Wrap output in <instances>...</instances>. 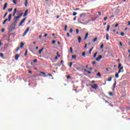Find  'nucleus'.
Wrapping results in <instances>:
<instances>
[{
  "label": "nucleus",
  "mask_w": 130,
  "mask_h": 130,
  "mask_svg": "<svg viewBox=\"0 0 130 130\" xmlns=\"http://www.w3.org/2000/svg\"><path fill=\"white\" fill-rule=\"evenodd\" d=\"M11 20H12V14H10L9 15L8 19H6L3 21V25H5V24L7 23V21H8V22H11Z\"/></svg>",
  "instance_id": "obj_1"
},
{
  "label": "nucleus",
  "mask_w": 130,
  "mask_h": 130,
  "mask_svg": "<svg viewBox=\"0 0 130 130\" xmlns=\"http://www.w3.org/2000/svg\"><path fill=\"white\" fill-rule=\"evenodd\" d=\"M85 67L84 66H82L81 64H78V67H76V69L77 71H81V69H84Z\"/></svg>",
  "instance_id": "obj_2"
},
{
  "label": "nucleus",
  "mask_w": 130,
  "mask_h": 130,
  "mask_svg": "<svg viewBox=\"0 0 130 130\" xmlns=\"http://www.w3.org/2000/svg\"><path fill=\"white\" fill-rule=\"evenodd\" d=\"M29 30H30V27H28L27 28V29L25 30V31L24 32L23 35V37L26 36L28 32L29 31Z\"/></svg>",
  "instance_id": "obj_3"
},
{
  "label": "nucleus",
  "mask_w": 130,
  "mask_h": 130,
  "mask_svg": "<svg viewBox=\"0 0 130 130\" xmlns=\"http://www.w3.org/2000/svg\"><path fill=\"white\" fill-rule=\"evenodd\" d=\"M27 19V18L24 17L22 21L20 22L19 24L18 25L19 26H22V25L23 24V23H24V22H25V21H26V19Z\"/></svg>",
  "instance_id": "obj_4"
},
{
  "label": "nucleus",
  "mask_w": 130,
  "mask_h": 130,
  "mask_svg": "<svg viewBox=\"0 0 130 130\" xmlns=\"http://www.w3.org/2000/svg\"><path fill=\"white\" fill-rule=\"evenodd\" d=\"M90 87L92 88V89H95V90H97L98 89V86L97 84H93L92 85H90Z\"/></svg>",
  "instance_id": "obj_5"
},
{
  "label": "nucleus",
  "mask_w": 130,
  "mask_h": 130,
  "mask_svg": "<svg viewBox=\"0 0 130 130\" xmlns=\"http://www.w3.org/2000/svg\"><path fill=\"white\" fill-rule=\"evenodd\" d=\"M102 59V56L101 55H99L98 57L96 58L95 60L96 61H100V60Z\"/></svg>",
  "instance_id": "obj_6"
},
{
  "label": "nucleus",
  "mask_w": 130,
  "mask_h": 130,
  "mask_svg": "<svg viewBox=\"0 0 130 130\" xmlns=\"http://www.w3.org/2000/svg\"><path fill=\"white\" fill-rule=\"evenodd\" d=\"M20 57V55L19 54H16L15 56V60H18L19 58Z\"/></svg>",
  "instance_id": "obj_7"
},
{
  "label": "nucleus",
  "mask_w": 130,
  "mask_h": 130,
  "mask_svg": "<svg viewBox=\"0 0 130 130\" xmlns=\"http://www.w3.org/2000/svg\"><path fill=\"white\" fill-rule=\"evenodd\" d=\"M20 16H17L16 17H15L13 19V21H14V23H16V22L17 21V19H20Z\"/></svg>",
  "instance_id": "obj_8"
},
{
  "label": "nucleus",
  "mask_w": 130,
  "mask_h": 130,
  "mask_svg": "<svg viewBox=\"0 0 130 130\" xmlns=\"http://www.w3.org/2000/svg\"><path fill=\"white\" fill-rule=\"evenodd\" d=\"M7 7H8V3H6L4 4V6L3 7V11H5V10L7 9Z\"/></svg>",
  "instance_id": "obj_9"
},
{
  "label": "nucleus",
  "mask_w": 130,
  "mask_h": 130,
  "mask_svg": "<svg viewBox=\"0 0 130 130\" xmlns=\"http://www.w3.org/2000/svg\"><path fill=\"white\" fill-rule=\"evenodd\" d=\"M16 13H17V9H14L13 13L12 14L13 17H15V15H16Z\"/></svg>",
  "instance_id": "obj_10"
},
{
  "label": "nucleus",
  "mask_w": 130,
  "mask_h": 130,
  "mask_svg": "<svg viewBox=\"0 0 130 130\" xmlns=\"http://www.w3.org/2000/svg\"><path fill=\"white\" fill-rule=\"evenodd\" d=\"M28 15V10H26L23 15V17H26Z\"/></svg>",
  "instance_id": "obj_11"
},
{
  "label": "nucleus",
  "mask_w": 130,
  "mask_h": 130,
  "mask_svg": "<svg viewBox=\"0 0 130 130\" xmlns=\"http://www.w3.org/2000/svg\"><path fill=\"white\" fill-rule=\"evenodd\" d=\"M24 44L23 42L20 43V48H23L24 47Z\"/></svg>",
  "instance_id": "obj_12"
},
{
  "label": "nucleus",
  "mask_w": 130,
  "mask_h": 130,
  "mask_svg": "<svg viewBox=\"0 0 130 130\" xmlns=\"http://www.w3.org/2000/svg\"><path fill=\"white\" fill-rule=\"evenodd\" d=\"M116 86V81H115V83H114V85H113V91H114Z\"/></svg>",
  "instance_id": "obj_13"
},
{
  "label": "nucleus",
  "mask_w": 130,
  "mask_h": 130,
  "mask_svg": "<svg viewBox=\"0 0 130 130\" xmlns=\"http://www.w3.org/2000/svg\"><path fill=\"white\" fill-rule=\"evenodd\" d=\"M78 39L79 43H81V41H82V38H81V37H78Z\"/></svg>",
  "instance_id": "obj_14"
},
{
  "label": "nucleus",
  "mask_w": 130,
  "mask_h": 130,
  "mask_svg": "<svg viewBox=\"0 0 130 130\" xmlns=\"http://www.w3.org/2000/svg\"><path fill=\"white\" fill-rule=\"evenodd\" d=\"M89 35V33L87 32L86 34H85V36L84 37V40H86L88 37Z\"/></svg>",
  "instance_id": "obj_15"
},
{
  "label": "nucleus",
  "mask_w": 130,
  "mask_h": 130,
  "mask_svg": "<svg viewBox=\"0 0 130 130\" xmlns=\"http://www.w3.org/2000/svg\"><path fill=\"white\" fill-rule=\"evenodd\" d=\"M106 37L107 40H109V35L108 34H107L106 35Z\"/></svg>",
  "instance_id": "obj_16"
},
{
  "label": "nucleus",
  "mask_w": 130,
  "mask_h": 130,
  "mask_svg": "<svg viewBox=\"0 0 130 130\" xmlns=\"http://www.w3.org/2000/svg\"><path fill=\"white\" fill-rule=\"evenodd\" d=\"M40 74H42V75H43V76H45L44 77H48V75H46V73H44V72H40Z\"/></svg>",
  "instance_id": "obj_17"
},
{
  "label": "nucleus",
  "mask_w": 130,
  "mask_h": 130,
  "mask_svg": "<svg viewBox=\"0 0 130 130\" xmlns=\"http://www.w3.org/2000/svg\"><path fill=\"white\" fill-rule=\"evenodd\" d=\"M27 54H28V49L25 50V52L24 53V56H27Z\"/></svg>",
  "instance_id": "obj_18"
},
{
  "label": "nucleus",
  "mask_w": 130,
  "mask_h": 130,
  "mask_svg": "<svg viewBox=\"0 0 130 130\" xmlns=\"http://www.w3.org/2000/svg\"><path fill=\"white\" fill-rule=\"evenodd\" d=\"M77 58V56L76 55H72V59H76Z\"/></svg>",
  "instance_id": "obj_19"
},
{
  "label": "nucleus",
  "mask_w": 130,
  "mask_h": 130,
  "mask_svg": "<svg viewBox=\"0 0 130 130\" xmlns=\"http://www.w3.org/2000/svg\"><path fill=\"white\" fill-rule=\"evenodd\" d=\"M44 49V48H42L41 50H40L39 51V53H40V54H41V52H42V51H43V50Z\"/></svg>",
  "instance_id": "obj_20"
},
{
  "label": "nucleus",
  "mask_w": 130,
  "mask_h": 130,
  "mask_svg": "<svg viewBox=\"0 0 130 130\" xmlns=\"http://www.w3.org/2000/svg\"><path fill=\"white\" fill-rule=\"evenodd\" d=\"M94 49V47H91V48L89 50V54H91V53L92 52V50Z\"/></svg>",
  "instance_id": "obj_21"
},
{
  "label": "nucleus",
  "mask_w": 130,
  "mask_h": 130,
  "mask_svg": "<svg viewBox=\"0 0 130 130\" xmlns=\"http://www.w3.org/2000/svg\"><path fill=\"white\" fill-rule=\"evenodd\" d=\"M109 29H110V25H108L107 26V32H108V31H109Z\"/></svg>",
  "instance_id": "obj_22"
},
{
  "label": "nucleus",
  "mask_w": 130,
  "mask_h": 130,
  "mask_svg": "<svg viewBox=\"0 0 130 130\" xmlns=\"http://www.w3.org/2000/svg\"><path fill=\"white\" fill-rule=\"evenodd\" d=\"M97 39H98V38L96 37L92 40V42H96V41H97Z\"/></svg>",
  "instance_id": "obj_23"
},
{
  "label": "nucleus",
  "mask_w": 130,
  "mask_h": 130,
  "mask_svg": "<svg viewBox=\"0 0 130 130\" xmlns=\"http://www.w3.org/2000/svg\"><path fill=\"white\" fill-rule=\"evenodd\" d=\"M98 53V52H96L94 54V55H93V57L94 58H95V57H96V56L97 55V54Z\"/></svg>",
  "instance_id": "obj_24"
},
{
  "label": "nucleus",
  "mask_w": 130,
  "mask_h": 130,
  "mask_svg": "<svg viewBox=\"0 0 130 130\" xmlns=\"http://www.w3.org/2000/svg\"><path fill=\"white\" fill-rule=\"evenodd\" d=\"M82 56H84V57H86V52H83L82 53Z\"/></svg>",
  "instance_id": "obj_25"
},
{
  "label": "nucleus",
  "mask_w": 130,
  "mask_h": 130,
  "mask_svg": "<svg viewBox=\"0 0 130 130\" xmlns=\"http://www.w3.org/2000/svg\"><path fill=\"white\" fill-rule=\"evenodd\" d=\"M28 5V0H25V7H27Z\"/></svg>",
  "instance_id": "obj_26"
},
{
  "label": "nucleus",
  "mask_w": 130,
  "mask_h": 130,
  "mask_svg": "<svg viewBox=\"0 0 130 130\" xmlns=\"http://www.w3.org/2000/svg\"><path fill=\"white\" fill-rule=\"evenodd\" d=\"M68 29V25H64V31H67V29Z\"/></svg>",
  "instance_id": "obj_27"
},
{
  "label": "nucleus",
  "mask_w": 130,
  "mask_h": 130,
  "mask_svg": "<svg viewBox=\"0 0 130 130\" xmlns=\"http://www.w3.org/2000/svg\"><path fill=\"white\" fill-rule=\"evenodd\" d=\"M109 95L110 96H113V93H112V92H109Z\"/></svg>",
  "instance_id": "obj_28"
},
{
  "label": "nucleus",
  "mask_w": 130,
  "mask_h": 130,
  "mask_svg": "<svg viewBox=\"0 0 130 130\" xmlns=\"http://www.w3.org/2000/svg\"><path fill=\"white\" fill-rule=\"evenodd\" d=\"M103 47H104V44H102L101 45V49H103Z\"/></svg>",
  "instance_id": "obj_29"
},
{
  "label": "nucleus",
  "mask_w": 130,
  "mask_h": 130,
  "mask_svg": "<svg viewBox=\"0 0 130 130\" xmlns=\"http://www.w3.org/2000/svg\"><path fill=\"white\" fill-rule=\"evenodd\" d=\"M7 15H8V12H6L3 18H6V17H7Z\"/></svg>",
  "instance_id": "obj_30"
},
{
  "label": "nucleus",
  "mask_w": 130,
  "mask_h": 130,
  "mask_svg": "<svg viewBox=\"0 0 130 130\" xmlns=\"http://www.w3.org/2000/svg\"><path fill=\"white\" fill-rule=\"evenodd\" d=\"M119 76H118V73H116L115 74V78H116L117 79L118 78Z\"/></svg>",
  "instance_id": "obj_31"
},
{
  "label": "nucleus",
  "mask_w": 130,
  "mask_h": 130,
  "mask_svg": "<svg viewBox=\"0 0 130 130\" xmlns=\"http://www.w3.org/2000/svg\"><path fill=\"white\" fill-rule=\"evenodd\" d=\"M13 11V8L8 9V12H12Z\"/></svg>",
  "instance_id": "obj_32"
},
{
  "label": "nucleus",
  "mask_w": 130,
  "mask_h": 130,
  "mask_svg": "<svg viewBox=\"0 0 130 130\" xmlns=\"http://www.w3.org/2000/svg\"><path fill=\"white\" fill-rule=\"evenodd\" d=\"M96 75L98 76L99 77H101V74H100V72L98 73Z\"/></svg>",
  "instance_id": "obj_33"
},
{
  "label": "nucleus",
  "mask_w": 130,
  "mask_h": 130,
  "mask_svg": "<svg viewBox=\"0 0 130 130\" xmlns=\"http://www.w3.org/2000/svg\"><path fill=\"white\" fill-rule=\"evenodd\" d=\"M112 80V77H110L108 79V82H110Z\"/></svg>",
  "instance_id": "obj_34"
},
{
  "label": "nucleus",
  "mask_w": 130,
  "mask_h": 130,
  "mask_svg": "<svg viewBox=\"0 0 130 130\" xmlns=\"http://www.w3.org/2000/svg\"><path fill=\"white\" fill-rule=\"evenodd\" d=\"M73 66V62H71L69 64L70 68H72V66Z\"/></svg>",
  "instance_id": "obj_35"
},
{
  "label": "nucleus",
  "mask_w": 130,
  "mask_h": 130,
  "mask_svg": "<svg viewBox=\"0 0 130 130\" xmlns=\"http://www.w3.org/2000/svg\"><path fill=\"white\" fill-rule=\"evenodd\" d=\"M22 16H23V13H20V14L18 15V16L20 17V18H21V17H22Z\"/></svg>",
  "instance_id": "obj_36"
},
{
  "label": "nucleus",
  "mask_w": 130,
  "mask_h": 130,
  "mask_svg": "<svg viewBox=\"0 0 130 130\" xmlns=\"http://www.w3.org/2000/svg\"><path fill=\"white\" fill-rule=\"evenodd\" d=\"M120 35L121 36H124V33L123 32H121Z\"/></svg>",
  "instance_id": "obj_37"
},
{
  "label": "nucleus",
  "mask_w": 130,
  "mask_h": 130,
  "mask_svg": "<svg viewBox=\"0 0 130 130\" xmlns=\"http://www.w3.org/2000/svg\"><path fill=\"white\" fill-rule=\"evenodd\" d=\"M13 4H14L15 5H17V2H16V0H13Z\"/></svg>",
  "instance_id": "obj_38"
},
{
  "label": "nucleus",
  "mask_w": 130,
  "mask_h": 130,
  "mask_svg": "<svg viewBox=\"0 0 130 130\" xmlns=\"http://www.w3.org/2000/svg\"><path fill=\"white\" fill-rule=\"evenodd\" d=\"M121 67V64L120 63L118 64V69H119Z\"/></svg>",
  "instance_id": "obj_39"
},
{
  "label": "nucleus",
  "mask_w": 130,
  "mask_h": 130,
  "mask_svg": "<svg viewBox=\"0 0 130 130\" xmlns=\"http://www.w3.org/2000/svg\"><path fill=\"white\" fill-rule=\"evenodd\" d=\"M0 56H1V57H4V54H3V53H1Z\"/></svg>",
  "instance_id": "obj_40"
},
{
  "label": "nucleus",
  "mask_w": 130,
  "mask_h": 130,
  "mask_svg": "<svg viewBox=\"0 0 130 130\" xmlns=\"http://www.w3.org/2000/svg\"><path fill=\"white\" fill-rule=\"evenodd\" d=\"M70 52H71V53H73V48L70 47Z\"/></svg>",
  "instance_id": "obj_41"
},
{
  "label": "nucleus",
  "mask_w": 130,
  "mask_h": 130,
  "mask_svg": "<svg viewBox=\"0 0 130 130\" xmlns=\"http://www.w3.org/2000/svg\"><path fill=\"white\" fill-rule=\"evenodd\" d=\"M20 49V47H19L18 48H17V49H16V52H18V51H19V50Z\"/></svg>",
  "instance_id": "obj_42"
},
{
  "label": "nucleus",
  "mask_w": 130,
  "mask_h": 130,
  "mask_svg": "<svg viewBox=\"0 0 130 130\" xmlns=\"http://www.w3.org/2000/svg\"><path fill=\"white\" fill-rule=\"evenodd\" d=\"M77 15V12H74L73 14V16H76Z\"/></svg>",
  "instance_id": "obj_43"
},
{
  "label": "nucleus",
  "mask_w": 130,
  "mask_h": 130,
  "mask_svg": "<svg viewBox=\"0 0 130 130\" xmlns=\"http://www.w3.org/2000/svg\"><path fill=\"white\" fill-rule=\"evenodd\" d=\"M70 33H73V28H71L70 30Z\"/></svg>",
  "instance_id": "obj_44"
},
{
  "label": "nucleus",
  "mask_w": 130,
  "mask_h": 130,
  "mask_svg": "<svg viewBox=\"0 0 130 130\" xmlns=\"http://www.w3.org/2000/svg\"><path fill=\"white\" fill-rule=\"evenodd\" d=\"M107 16L105 17L104 18V21H106V20H107Z\"/></svg>",
  "instance_id": "obj_45"
},
{
  "label": "nucleus",
  "mask_w": 130,
  "mask_h": 130,
  "mask_svg": "<svg viewBox=\"0 0 130 130\" xmlns=\"http://www.w3.org/2000/svg\"><path fill=\"white\" fill-rule=\"evenodd\" d=\"M79 10H80V8H76L74 9V11H79Z\"/></svg>",
  "instance_id": "obj_46"
},
{
  "label": "nucleus",
  "mask_w": 130,
  "mask_h": 130,
  "mask_svg": "<svg viewBox=\"0 0 130 130\" xmlns=\"http://www.w3.org/2000/svg\"><path fill=\"white\" fill-rule=\"evenodd\" d=\"M76 33L77 34H79V29H76Z\"/></svg>",
  "instance_id": "obj_47"
},
{
  "label": "nucleus",
  "mask_w": 130,
  "mask_h": 130,
  "mask_svg": "<svg viewBox=\"0 0 130 130\" xmlns=\"http://www.w3.org/2000/svg\"><path fill=\"white\" fill-rule=\"evenodd\" d=\"M74 21H76L77 20V16H75L74 19H73Z\"/></svg>",
  "instance_id": "obj_48"
},
{
  "label": "nucleus",
  "mask_w": 130,
  "mask_h": 130,
  "mask_svg": "<svg viewBox=\"0 0 130 130\" xmlns=\"http://www.w3.org/2000/svg\"><path fill=\"white\" fill-rule=\"evenodd\" d=\"M120 73H121V70H120V69L119 70L117 74H120Z\"/></svg>",
  "instance_id": "obj_49"
},
{
  "label": "nucleus",
  "mask_w": 130,
  "mask_h": 130,
  "mask_svg": "<svg viewBox=\"0 0 130 130\" xmlns=\"http://www.w3.org/2000/svg\"><path fill=\"white\" fill-rule=\"evenodd\" d=\"M84 15H85V13H82L80 15V17H82V16H84Z\"/></svg>",
  "instance_id": "obj_50"
},
{
  "label": "nucleus",
  "mask_w": 130,
  "mask_h": 130,
  "mask_svg": "<svg viewBox=\"0 0 130 130\" xmlns=\"http://www.w3.org/2000/svg\"><path fill=\"white\" fill-rule=\"evenodd\" d=\"M123 67H121L120 68H119V70L121 71V70H123Z\"/></svg>",
  "instance_id": "obj_51"
},
{
  "label": "nucleus",
  "mask_w": 130,
  "mask_h": 130,
  "mask_svg": "<svg viewBox=\"0 0 130 130\" xmlns=\"http://www.w3.org/2000/svg\"><path fill=\"white\" fill-rule=\"evenodd\" d=\"M42 37V35H40L39 37V39H41V38Z\"/></svg>",
  "instance_id": "obj_52"
},
{
  "label": "nucleus",
  "mask_w": 130,
  "mask_h": 130,
  "mask_svg": "<svg viewBox=\"0 0 130 130\" xmlns=\"http://www.w3.org/2000/svg\"><path fill=\"white\" fill-rule=\"evenodd\" d=\"M52 44H54L55 43V40L52 41Z\"/></svg>",
  "instance_id": "obj_53"
},
{
  "label": "nucleus",
  "mask_w": 130,
  "mask_h": 130,
  "mask_svg": "<svg viewBox=\"0 0 130 130\" xmlns=\"http://www.w3.org/2000/svg\"><path fill=\"white\" fill-rule=\"evenodd\" d=\"M1 31H2V32H5V28H3V29H2V30H1Z\"/></svg>",
  "instance_id": "obj_54"
},
{
  "label": "nucleus",
  "mask_w": 130,
  "mask_h": 130,
  "mask_svg": "<svg viewBox=\"0 0 130 130\" xmlns=\"http://www.w3.org/2000/svg\"><path fill=\"white\" fill-rule=\"evenodd\" d=\"M115 27L116 28V27H118V24L117 23L115 25Z\"/></svg>",
  "instance_id": "obj_55"
},
{
  "label": "nucleus",
  "mask_w": 130,
  "mask_h": 130,
  "mask_svg": "<svg viewBox=\"0 0 130 130\" xmlns=\"http://www.w3.org/2000/svg\"><path fill=\"white\" fill-rule=\"evenodd\" d=\"M92 64H96V61H94L92 62Z\"/></svg>",
  "instance_id": "obj_56"
},
{
  "label": "nucleus",
  "mask_w": 130,
  "mask_h": 130,
  "mask_svg": "<svg viewBox=\"0 0 130 130\" xmlns=\"http://www.w3.org/2000/svg\"><path fill=\"white\" fill-rule=\"evenodd\" d=\"M104 100L105 101L106 103H108V104L109 103V102L108 101L105 100V99H104Z\"/></svg>",
  "instance_id": "obj_57"
},
{
  "label": "nucleus",
  "mask_w": 130,
  "mask_h": 130,
  "mask_svg": "<svg viewBox=\"0 0 130 130\" xmlns=\"http://www.w3.org/2000/svg\"><path fill=\"white\" fill-rule=\"evenodd\" d=\"M98 14H99V16H101V12H99Z\"/></svg>",
  "instance_id": "obj_58"
},
{
  "label": "nucleus",
  "mask_w": 130,
  "mask_h": 130,
  "mask_svg": "<svg viewBox=\"0 0 130 130\" xmlns=\"http://www.w3.org/2000/svg\"><path fill=\"white\" fill-rule=\"evenodd\" d=\"M37 61V59L34 60V62H36Z\"/></svg>",
  "instance_id": "obj_59"
},
{
  "label": "nucleus",
  "mask_w": 130,
  "mask_h": 130,
  "mask_svg": "<svg viewBox=\"0 0 130 130\" xmlns=\"http://www.w3.org/2000/svg\"><path fill=\"white\" fill-rule=\"evenodd\" d=\"M67 79H71V76H68L67 77Z\"/></svg>",
  "instance_id": "obj_60"
},
{
  "label": "nucleus",
  "mask_w": 130,
  "mask_h": 130,
  "mask_svg": "<svg viewBox=\"0 0 130 130\" xmlns=\"http://www.w3.org/2000/svg\"><path fill=\"white\" fill-rule=\"evenodd\" d=\"M48 76H49L50 77H52V75H51L50 74H48Z\"/></svg>",
  "instance_id": "obj_61"
},
{
  "label": "nucleus",
  "mask_w": 130,
  "mask_h": 130,
  "mask_svg": "<svg viewBox=\"0 0 130 130\" xmlns=\"http://www.w3.org/2000/svg\"><path fill=\"white\" fill-rule=\"evenodd\" d=\"M84 48H87V44H85L84 46Z\"/></svg>",
  "instance_id": "obj_62"
},
{
  "label": "nucleus",
  "mask_w": 130,
  "mask_h": 130,
  "mask_svg": "<svg viewBox=\"0 0 130 130\" xmlns=\"http://www.w3.org/2000/svg\"><path fill=\"white\" fill-rule=\"evenodd\" d=\"M44 36V37H47V34H45Z\"/></svg>",
  "instance_id": "obj_63"
},
{
  "label": "nucleus",
  "mask_w": 130,
  "mask_h": 130,
  "mask_svg": "<svg viewBox=\"0 0 130 130\" xmlns=\"http://www.w3.org/2000/svg\"><path fill=\"white\" fill-rule=\"evenodd\" d=\"M86 72H87V74H90L91 73V72H90V71H86Z\"/></svg>",
  "instance_id": "obj_64"
}]
</instances>
